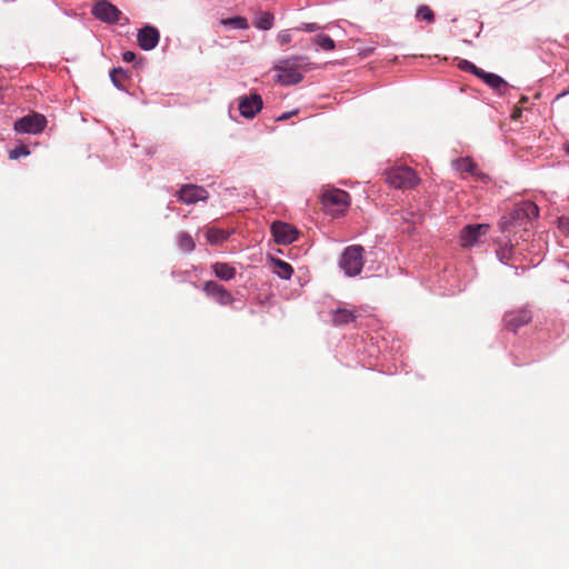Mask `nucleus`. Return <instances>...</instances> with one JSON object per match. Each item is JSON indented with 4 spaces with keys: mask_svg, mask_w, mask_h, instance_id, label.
Listing matches in <instances>:
<instances>
[{
    "mask_svg": "<svg viewBox=\"0 0 569 569\" xmlns=\"http://www.w3.org/2000/svg\"><path fill=\"white\" fill-rule=\"evenodd\" d=\"M209 197L208 191L197 184H184L178 192V198L186 204H193L198 201H204Z\"/></svg>",
    "mask_w": 569,
    "mask_h": 569,
    "instance_id": "9b49d317",
    "label": "nucleus"
},
{
    "mask_svg": "<svg viewBox=\"0 0 569 569\" xmlns=\"http://www.w3.org/2000/svg\"><path fill=\"white\" fill-rule=\"evenodd\" d=\"M203 291L221 306H229L233 302L232 295L222 284L216 281H207L203 284Z\"/></svg>",
    "mask_w": 569,
    "mask_h": 569,
    "instance_id": "f8f14e48",
    "label": "nucleus"
},
{
    "mask_svg": "<svg viewBox=\"0 0 569 569\" xmlns=\"http://www.w3.org/2000/svg\"><path fill=\"white\" fill-rule=\"evenodd\" d=\"M321 201L327 210L343 213L350 206V196L341 189H330L322 192Z\"/></svg>",
    "mask_w": 569,
    "mask_h": 569,
    "instance_id": "20e7f679",
    "label": "nucleus"
},
{
    "mask_svg": "<svg viewBox=\"0 0 569 569\" xmlns=\"http://www.w3.org/2000/svg\"><path fill=\"white\" fill-rule=\"evenodd\" d=\"M273 14L270 12L261 13L254 22V26L260 30H269L273 26Z\"/></svg>",
    "mask_w": 569,
    "mask_h": 569,
    "instance_id": "4be33fe9",
    "label": "nucleus"
},
{
    "mask_svg": "<svg viewBox=\"0 0 569 569\" xmlns=\"http://www.w3.org/2000/svg\"><path fill=\"white\" fill-rule=\"evenodd\" d=\"M355 320L352 311L347 309H338L332 312V322L337 326L347 325Z\"/></svg>",
    "mask_w": 569,
    "mask_h": 569,
    "instance_id": "6ab92c4d",
    "label": "nucleus"
},
{
    "mask_svg": "<svg viewBox=\"0 0 569 569\" xmlns=\"http://www.w3.org/2000/svg\"><path fill=\"white\" fill-rule=\"evenodd\" d=\"M453 167L461 173H468L479 179L482 178V174L479 172L477 164L470 158L457 159L453 162Z\"/></svg>",
    "mask_w": 569,
    "mask_h": 569,
    "instance_id": "dca6fc26",
    "label": "nucleus"
},
{
    "mask_svg": "<svg viewBox=\"0 0 569 569\" xmlns=\"http://www.w3.org/2000/svg\"><path fill=\"white\" fill-rule=\"evenodd\" d=\"M565 150H566L567 154L569 156V142H568V143H566V146H565Z\"/></svg>",
    "mask_w": 569,
    "mask_h": 569,
    "instance_id": "f704fd0d",
    "label": "nucleus"
},
{
    "mask_svg": "<svg viewBox=\"0 0 569 569\" xmlns=\"http://www.w3.org/2000/svg\"><path fill=\"white\" fill-rule=\"evenodd\" d=\"M567 223H568V221H567V220H563V219H562V220H560V226H561V227H565V224H567Z\"/></svg>",
    "mask_w": 569,
    "mask_h": 569,
    "instance_id": "c9c22d12",
    "label": "nucleus"
},
{
    "mask_svg": "<svg viewBox=\"0 0 569 569\" xmlns=\"http://www.w3.org/2000/svg\"><path fill=\"white\" fill-rule=\"evenodd\" d=\"M292 40L291 33L289 30H282L277 36V41L280 46H286Z\"/></svg>",
    "mask_w": 569,
    "mask_h": 569,
    "instance_id": "c85d7f7f",
    "label": "nucleus"
},
{
    "mask_svg": "<svg viewBox=\"0 0 569 569\" xmlns=\"http://www.w3.org/2000/svg\"><path fill=\"white\" fill-rule=\"evenodd\" d=\"M306 61L307 58L302 56L279 60L273 68L278 72L276 81L283 86L299 83L302 80L300 69L308 64Z\"/></svg>",
    "mask_w": 569,
    "mask_h": 569,
    "instance_id": "f257e3e1",
    "label": "nucleus"
},
{
    "mask_svg": "<svg viewBox=\"0 0 569 569\" xmlns=\"http://www.w3.org/2000/svg\"><path fill=\"white\" fill-rule=\"evenodd\" d=\"M320 27L317 23H305L300 30L312 32L319 30Z\"/></svg>",
    "mask_w": 569,
    "mask_h": 569,
    "instance_id": "7c9ffc66",
    "label": "nucleus"
},
{
    "mask_svg": "<svg viewBox=\"0 0 569 569\" xmlns=\"http://www.w3.org/2000/svg\"><path fill=\"white\" fill-rule=\"evenodd\" d=\"M458 67L462 71L470 72V73L475 74L476 77H478L482 70V69L478 68L477 66H475L472 62H470L468 60H463V59L459 61Z\"/></svg>",
    "mask_w": 569,
    "mask_h": 569,
    "instance_id": "bb28decb",
    "label": "nucleus"
},
{
    "mask_svg": "<svg viewBox=\"0 0 569 569\" xmlns=\"http://www.w3.org/2000/svg\"><path fill=\"white\" fill-rule=\"evenodd\" d=\"M539 216V208L535 202L522 201L517 204L511 212V219L516 224H522L526 221L537 219Z\"/></svg>",
    "mask_w": 569,
    "mask_h": 569,
    "instance_id": "9d476101",
    "label": "nucleus"
},
{
    "mask_svg": "<svg viewBox=\"0 0 569 569\" xmlns=\"http://www.w3.org/2000/svg\"><path fill=\"white\" fill-rule=\"evenodd\" d=\"M221 23L224 26H231L237 29H248V27H249L247 19L243 17H233V18L222 19Z\"/></svg>",
    "mask_w": 569,
    "mask_h": 569,
    "instance_id": "393cba45",
    "label": "nucleus"
},
{
    "mask_svg": "<svg viewBox=\"0 0 569 569\" xmlns=\"http://www.w3.org/2000/svg\"><path fill=\"white\" fill-rule=\"evenodd\" d=\"M29 149L26 146H18L14 149H12L9 153L10 159H18L22 156H28Z\"/></svg>",
    "mask_w": 569,
    "mask_h": 569,
    "instance_id": "cd10ccee",
    "label": "nucleus"
},
{
    "mask_svg": "<svg viewBox=\"0 0 569 569\" xmlns=\"http://www.w3.org/2000/svg\"><path fill=\"white\" fill-rule=\"evenodd\" d=\"M178 246L184 252H191L196 247L192 237L187 232L178 234Z\"/></svg>",
    "mask_w": 569,
    "mask_h": 569,
    "instance_id": "412c9836",
    "label": "nucleus"
},
{
    "mask_svg": "<svg viewBox=\"0 0 569 569\" xmlns=\"http://www.w3.org/2000/svg\"><path fill=\"white\" fill-rule=\"evenodd\" d=\"M160 39V33L156 27L146 26L138 31L137 40L139 47L146 51L152 50L157 47Z\"/></svg>",
    "mask_w": 569,
    "mask_h": 569,
    "instance_id": "4468645a",
    "label": "nucleus"
},
{
    "mask_svg": "<svg viewBox=\"0 0 569 569\" xmlns=\"http://www.w3.org/2000/svg\"><path fill=\"white\" fill-rule=\"evenodd\" d=\"M417 19L426 20L429 23L435 21L433 11L426 4L419 6L416 13Z\"/></svg>",
    "mask_w": 569,
    "mask_h": 569,
    "instance_id": "b1692460",
    "label": "nucleus"
},
{
    "mask_svg": "<svg viewBox=\"0 0 569 569\" xmlns=\"http://www.w3.org/2000/svg\"><path fill=\"white\" fill-rule=\"evenodd\" d=\"M263 101L260 94L251 93L239 98L240 114L247 119H252L262 109Z\"/></svg>",
    "mask_w": 569,
    "mask_h": 569,
    "instance_id": "6e6552de",
    "label": "nucleus"
},
{
    "mask_svg": "<svg viewBox=\"0 0 569 569\" xmlns=\"http://www.w3.org/2000/svg\"><path fill=\"white\" fill-rule=\"evenodd\" d=\"M478 78L483 80L490 88H492L500 94H505L506 90L509 87L508 83L500 76L496 73L486 72L485 70H481Z\"/></svg>",
    "mask_w": 569,
    "mask_h": 569,
    "instance_id": "2eb2a0df",
    "label": "nucleus"
},
{
    "mask_svg": "<svg viewBox=\"0 0 569 569\" xmlns=\"http://www.w3.org/2000/svg\"><path fill=\"white\" fill-rule=\"evenodd\" d=\"M340 267L347 276H358L363 268V248L359 244L347 247L342 253Z\"/></svg>",
    "mask_w": 569,
    "mask_h": 569,
    "instance_id": "7ed1b4c3",
    "label": "nucleus"
},
{
    "mask_svg": "<svg viewBox=\"0 0 569 569\" xmlns=\"http://www.w3.org/2000/svg\"><path fill=\"white\" fill-rule=\"evenodd\" d=\"M386 181L396 189H411L420 182L417 172L409 167H395L386 171Z\"/></svg>",
    "mask_w": 569,
    "mask_h": 569,
    "instance_id": "f03ea898",
    "label": "nucleus"
},
{
    "mask_svg": "<svg viewBox=\"0 0 569 569\" xmlns=\"http://www.w3.org/2000/svg\"><path fill=\"white\" fill-rule=\"evenodd\" d=\"M489 230V226L485 223L480 224H468L460 233V241L462 247L473 246L481 236L486 234Z\"/></svg>",
    "mask_w": 569,
    "mask_h": 569,
    "instance_id": "ddd939ff",
    "label": "nucleus"
},
{
    "mask_svg": "<svg viewBox=\"0 0 569 569\" xmlns=\"http://www.w3.org/2000/svg\"><path fill=\"white\" fill-rule=\"evenodd\" d=\"M272 263L273 272L277 273L280 278L286 280L291 278L293 273L291 264L280 259H272Z\"/></svg>",
    "mask_w": 569,
    "mask_h": 569,
    "instance_id": "a211bd4d",
    "label": "nucleus"
},
{
    "mask_svg": "<svg viewBox=\"0 0 569 569\" xmlns=\"http://www.w3.org/2000/svg\"><path fill=\"white\" fill-rule=\"evenodd\" d=\"M228 232L217 228H209L206 232L207 240L211 244L221 243L228 239Z\"/></svg>",
    "mask_w": 569,
    "mask_h": 569,
    "instance_id": "aec40b11",
    "label": "nucleus"
},
{
    "mask_svg": "<svg viewBox=\"0 0 569 569\" xmlns=\"http://www.w3.org/2000/svg\"><path fill=\"white\" fill-rule=\"evenodd\" d=\"M521 112H522V111H521V108L516 107V108H515V110H513V112H512V114H511L512 120H518V119H520V117H521Z\"/></svg>",
    "mask_w": 569,
    "mask_h": 569,
    "instance_id": "72a5a7b5",
    "label": "nucleus"
},
{
    "mask_svg": "<svg viewBox=\"0 0 569 569\" xmlns=\"http://www.w3.org/2000/svg\"><path fill=\"white\" fill-rule=\"evenodd\" d=\"M531 311L527 308L508 311L503 318L506 328L513 332H516L519 328L531 322Z\"/></svg>",
    "mask_w": 569,
    "mask_h": 569,
    "instance_id": "1a4fd4ad",
    "label": "nucleus"
},
{
    "mask_svg": "<svg viewBox=\"0 0 569 569\" xmlns=\"http://www.w3.org/2000/svg\"><path fill=\"white\" fill-rule=\"evenodd\" d=\"M136 59V54L132 51H124L122 53V60L124 62H132Z\"/></svg>",
    "mask_w": 569,
    "mask_h": 569,
    "instance_id": "2f4dec72",
    "label": "nucleus"
},
{
    "mask_svg": "<svg viewBox=\"0 0 569 569\" xmlns=\"http://www.w3.org/2000/svg\"><path fill=\"white\" fill-rule=\"evenodd\" d=\"M92 14L103 22L117 23L121 11L107 0H98L92 8Z\"/></svg>",
    "mask_w": 569,
    "mask_h": 569,
    "instance_id": "423d86ee",
    "label": "nucleus"
},
{
    "mask_svg": "<svg viewBox=\"0 0 569 569\" xmlns=\"http://www.w3.org/2000/svg\"><path fill=\"white\" fill-rule=\"evenodd\" d=\"M212 270L219 279L224 281L231 280L236 276V269L226 262H216Z\"/></svg>",
    "mask_w": 569,
    "mask_h": 569,
    "instance_id": "f3484780",
    "label": "nucleus"
},
{
    "mask_svg": "<svg viewBox=\"0 0 569 569\" xmlns=\"http://www.w3.org/2000/svg\"><path fill=\"white\" fill-rule=\"evenodd\" d=\"M110 78L117 88L122 89L123 81L127 80L128 73L122 68H114L110 73Z\"/></svg>",
    "mask_w": 569,
    "mask_h": 569,
    "instance_id": "5701e85b",
    "label": "nucleus"
},
{
    "mask_svg": "<svg viewBox=\"0 0 569 569\" xmlns=\"http://www.w3.org/2000/svg\"><path fill=\"white\" fill-rule=\"evenodd\" d=\"M271 232L274 241L279 244H290L298 238V230L282 221H274L271 224Z\"/></svg>",
    "mask_w": 569,
    "mask_h": 569,
    "instance_id": "0eeeda50",
    "label": "nucleus"
},
{
    "mask_svg": "<svg viewBox=\"0 0 569 569\" xmlns=\"http://www.w3.org/2000/svg\"><path fill=\"white\" fill-rule=\"evenodd\" d=\"M47 119L44 116L33 112L14 122V130L20 133L37 134L44 130Z\"/></svg>",
    "mask_w": 569,
    "mask_h": 569,
    "instance_id": "39448f33",
    "label": "nucleus"
},
{
    "mask_svg": "<svg viewBox=\"0 0 569 569\" xmlns=\"http://www.w3.org/2000/svg\"><path fill=\"white\" fill-rule=\"evenodd\" d=\"M528 101V98L527 97H522L521 100H520V103H523V102H527Z\"/></svg>",
    "mask_w": 569,
    "mask_h": 569,
    "instance_id": "e433bc0d",
    "label": "nucleus"
},
{
    "mask_svg": "<svg viewBox=\"0 0 569 569\" xmlns=\"http://www.w3.org/2000/svg\"><path fill=\"white\" fill-rule=\"evenodd\" d=\"M296 113H297V111L284 112V113H282L281 116H279L277 118V121H284V120L289 119L291 116H293Z\"/></svg>",
    "mask_w": 569,
    "mask_h": 569,
    "instance_id": "473e14b6",
    "label": "nucleus"
},
{
    "mask_svg": "<svg viewBox=\"0 0 569 569\" xmlns=\"http://www.w3.org/2000/svg\"><path fill=\"white\" fill-rule=\"evenodd\" d=\"M501 230H508L511 226L516 224L515 221L511 219V213L508 217H502L500 222Z\"/></svg>",
    "mask_w": 569,
    "mask_h": 569,
    "instance_id": "c756f323",
    "label": "nucleus"
},
{
    "mask_svg": "<svg viewBox=\"0 0 569 569\" xmlns=\"http://www.w3.org/2000/svg\"><path fill=\"white\" fill-rule=\"evenodd\" d=\"M315 43L322 50L335 49V41L329 36L319 34L315 38Z\"/></svg>",
    "mask_w": 569,
    "mask_h": 569,
    "instance_id": "a878e982",
    "label": "nucleus"
}]
</instances>
